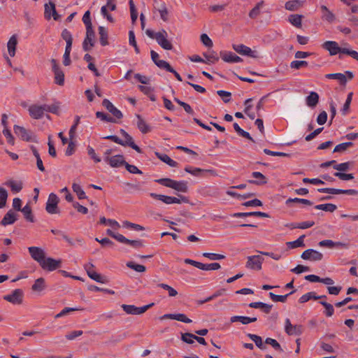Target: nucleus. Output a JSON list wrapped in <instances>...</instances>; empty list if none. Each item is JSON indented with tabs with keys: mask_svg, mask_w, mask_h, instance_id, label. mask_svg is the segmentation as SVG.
<instances>
[{
	"mask_svg": "<svg viewBox=\"0 0 358 358\" xmlns=\"http://www.w3.org/2000/svg\"><path fill=\"white\" fill-rule=\"evenodd\" d=\"M155 182L179 192L187 193L188 192V182L186 180L177 181L169 178H163L155 180Z\"/></svg>",
	"mask_w": 358,
	"mask_h": 358,
	"instance_id": "nucleus-1",
	"label": "nucleus"
},
{
	"mask_svg": "<svg viewBox=\"0 0 358 358\" xmlns=\"http://www.w3.org/2000/svg\"><path fill=\"white\" fill-rule=\"evenodd\" d=\"M150 196L155 199L159 201H162L166 204H172V203H187L189 202V199L187 196L178 194V197H174L171 196H166L164 194H158L156 193H150Z\"/></svg>",
	"mask_w": 358,
	"mask_h": 358,
	"instance_id": "nucleus-2",
	"label": "nucleus"
},
{
	"mask_svg": "<svg viewBox=\"0 0 358 358\" xmlns=\"http://www.w3.org/2000/svg\"><path fill=\"white\" fill-rule=\"evenodd\" d=\"M14 133L22 141L27 142L38 143L37 136L30 130H27L24 127L15 124L13 126Z\"/></svg>",
	"mask_w": 358,
	"mask_h": 358,
	"instance_id": "nucleus-3",
	"label": "nucleus"
},
{
	"mask_svg": "<svg viewBox=\"0 0 358 358\" xmlns=\"http://www.w3.org/2000/svg\"><path fill=\"white\" fill-rule=\"evenodd\" d=\"M52 64V71L54 73V81L55 83L60 86H63L64 84V73L58 65L55 59L50 60Z\"/></svg>",
	"mask_w": 358,
	"mask_h": 358,
	"instance_id": "nucleus-4",
	"label": "nucleus"
},
{
	"mask_svg": "<svg viewBox=\"0 0 358 358\" xmlns=\"http://www.w3.org/2000/svg\"><path fill=\"white\" fill-rule=\"evenodd\" d=\"M3 299L14 305H20L23 302L24 292L22 289H15L10 294L3 296Z\"/></svg>",
	"mask_w": 358,
	"mask_h": 358,
	"instance_id": "nucleus-5",
	"label": "nucleus"
},
{
	"mask_svg": "<svg viewBox=\"0 0 358 358\" xmlns=\"http://www.w3.org/2000/svg\"><path fill=\"white\" fill-rule=\"evenodd\" d=\"M304 331V327L301 324L292 325L289 318L285 321V331L288 336H301Z\"/></svg>",
	"mask_w": 358,
	"mask_h": 358,
	"instance_id": "nucleus-6",
	"label": "nucleus"
},
{
	"mask_svg": "<svg viewBox=\"0 0 358 358\" xmlns=\"http://www.w3.org/2000/svg\"><path fill=\"white\" fill-rule=\"evenodd\" d=\"M59 201V197L55 193H50L49 194L45 210L49 214L59 213L58 203Z\"/></svg>",
	"mask_w": 358,
	"mask_h": 358,
	"instance_id": "nucleus-7",
	"label": "nucleus"
},
{
	"mask_svg": "<svg viewBox=\"0 0 358 358\" xmlns=\"http://www.w3.org/2000/svg\"><path fill=\"white\" fill-rule=\"evenodd\" d=\"M40 266L45 271H53L61 267L62 260L47 257L44 259Z\"/></svg>",
	"mask_w": 358,
	"mask_h": 358,
	"instance_id": "nucleus-8",
	"label": "nucleus"
},
{
	"mask_svg": "<svg viewBox=\"0 0 358 358\" xmlns=\"http://www.w3.org/2000/svg\"><path fill=\"white\" fill-rule=\"evenodd\" d=\"M264 262V258L260 255L248 257L245 267L252 270L260 271Z\"/></svg>",
	"mask_w": 358,
	"mask_h": 358,
	"instance_id": "nucleus-9",
	"label": "nucleus"
},
{
	"mask_svg": "<svg viewBox=\"0 0 358 358\" xmlns=\"http://www.w3.org/2000/svg\"><path fill=\"white\" fill-rule=\"evenodd\" d=\"M233 49L242 55H246L251 58H258L259 55L256 50H252L250 48L243 44H233Z\"/></svg>",
	"mask_w": 358,
	"mask_h": 358,
	"instance_id": "nucleus-10",
	"label": "nucleus"
},
{
	"mask_svg": "<svg viewBox=\"0 0 358 358\" xmlns=\"http://www.w3.org/2000/svg\"><path fill=\"white\" fill-rule=\"evenodd\" d=\"M317 191L320 193H328L331 194H347V195H357L358 190L349 189H336L331 187H322L318 188Z\"/></svg>",
	"mask_w": 358,
	"mask_h": 358,
	"instance_id": "nucleus-11",
	"label": "nucleus"
},
{
	"mask_svg": "<svg viewBox=\"0 0 358 358\" xmlns=\"http://www.w3.org/2000/svg\"><path fill=\"white\" fill-rule=\"evenodd\" d=\"M168 34L165 29H162L157 32V37L156 41L164 50H171L173 49V45L167 39Z\"/></svg>",
	"mask_w": 358,
	"mask_h": 358,
	"instance_id": "nucleus-12",
	"label": "nucleus"
},
{
	"mask_svg": "<svg viewBox=\"0 0 358 358\" xmlns=\"http://www.w3.org/2000/svg\"><path fill=\"white\" fill-rule=\"evenodd\" d=\"M322 48L329 51L330 55H336L338 53L343 54L345 48L339 47L336 41H327L322 44Z\"/></svg>",
	"mask_w": 358,
	"mask_h": 358,
	"instance_id": "nucleus-13",
	"label": "nucleus"
},
{
	"mask_svg": "<svg viewBox=\"0 0 358 358\" xmlns=\"http://www.w3.org/2000/svg\"><path fill=\"white\" fill-rule=\"evenodd\" d=\"M301 257L304 260L321 261L323 259V255L313 249H307L302 252Z\"/></svg>",
	"mask_w": 358,
	"mask_h": 358,
	"instance_id": "nucleus-14",
	"label": "nucleus"
},
{
	"mask_svg": "<svg viewBox=\"0 0 358 358\" xmlns=\"http://www.w3.org/2000/svg\"><path fill=\"white\" fill-rule=\"evenodd\" d=\"M29 252L33 259L40 265L45 258V254L43 249L39 247L31 246L28 248Z\"/></svg>",
	"mask_w": 358,
	"mask_h": 358,
	"instance_id": "nucleus-15",
	"label": "nucleus"
},
{
	"mask_svg": "<svg viewBox=\"0 0 358 358\" xmlns=\"http://www.w3.org/2000/svg\"><path fill=\"white\" fill-rule=\"evenodd\" d=\"M120 133L121 135L125 138L124 141H123L124 145H122V146H129L134 150H136L138 153H142L141 148L138 146L133 140V138L131 136H130L124 129H121L120 130Z\"/></svg>",
	"mask_w": 358,
	"mask_h": 358,
	"instance_id": "nucleus-16",
	"label": "nucleus"
},
{
	"mask_svg": "<svg viewBox=\"0 0 358 358\" xmlns=\"http://www.w3.org/2000/svg\"><path fill=\"white\" fill-rule=\"evenodd\" d=\"M102 106L113 116L115 119H122L123 117L122 113L107 99H104L102 101Z\"/></svg>",
	"mask_w": 358,
	"mask_h": 358,
	"instance_id": "nucleus-17",
	"label": "nucleus"
},
{
	"mask_svg": "<svg viewBox=\"0 0 358 358\" xmlns=\"http://www.w3.org/2000/svg\"><path fill=\"white\" fill-rule=\"evenodd\" d=\"M51 15L53 17L55 20H59L60 18V15L56 10L55 4L52 1H50L48 3L45 4L44 16L45 19L50 20Z\"/></svg>",
	"mask_w": 358,
	"mask_h": 358,
	"instance_id": "nucleus-18",
	"label": "nucleus"
},
{
	"mask_svg": "<svg viewBox=\"0 0 358 358\" xmlns=\"http://www.w3.org/2000/svg\"><path fill=\"white\" fill-rule=\"evenodd\" d=\"M220 55L223 61L227 63H238L243 61L242 58L232 52L221 51Z\"/></svg>",
	"mask_w": 358,
	"mask_h": 358,
	"instance_id": "nucleus-19",
	"label": "nucleus"
},
{
	"mask_svg": "<svg viewBox=\"0 0 358 358\" xmlns=\"http://www.w3.org/2000/svg\"><path fill=\"white\" fill-rule=\"evenodd\" d=\"M18 215L13 210H9L1 221L2 226L13 224L17 220Z\"/></svg>",
	"mask_w": 358,
	"mask_h": 358,
	"instance_id": "nucleus-20",
	"label": "nucleus"
},
{
	"mask_svg": "<svg viewBox=\"0 0 358 358\" xmlns=\"http://www.w3.org/2000/svg\"><path fill=\"white\" fill-rule=\"evenodd\" d=\"M28 111H29V115L33 119H35V120L41 119L44 115L43 110H42V107H41V106L36 105V104L31 105L29 107Z\"/></svg>",
	"mask_w": 358,
	"mask_h": 358,
	"instance_id": "nucleus-21",
	"label": "nucleus"
},
{
	"mask_svg": "<svg viewBox=\"0 0 358 358\" xmlns=\"http://www.w3.org/2000/svg\"><path fill=\"white\" fill-rule=\"evenodd\" d=\"M251 175L257 180H248V182L250 184L263 185L268 182L266 177L260 172L254 171Z\"/></svg>",
	"mask_w": 358,
	"mask_h": 358,
	"instance_id": "nucleus-22",
	"label": "nucleus"
},
{
	"mask_svg": "<svg viewBox=\"0 0 358 358\" xmlns=\"http://www.w3.org/2000/svg\"><path fill=\"white\" fill-rule=\"evenodd\" d=\"M107 163L113 168H117L121 166H125L127 162L124 160L122 155H116L108 159Z\"/></svg>",
	"mask_w": 358,
	"mask_h": 358,
	"instance_id": "nucleus-23",
	"label": "nucleus"
},
{
	"mask_svg": "<svg viewBox=\"0 0 358 358\" xmlns=\"http://www.w3.org/2000/svg\"><path fill=\"white\" fill-rule=\"evenodd\" d=\"M269 217L270 215L264 212L260 211H254V212H247V213H235L232 215L234 217Z\"/></svg>",
	"mask_w": 358,
	"mask_h": 358,
	"instance_id": "nucleus-24",
	"label": "nucleus"
},
{
	"mask_svg": "<svg viewBox=\"0 0 358 358\" xmlns=\"http://www.w3.org/2000/svg\"><path fill=\"white\" fill-rule=\"evenodd\" d=\"M249 307L253 308H259L262 310V311L266 314L270 313L273 305L268 304L262 301H257V302H251L249 303Z\"/></svg>",
	"mask_w": 358,
	"mask_h": 358,
	"instance_id": "nucleus-25",
	"label": "nucleus"
},
{
	"mask_svg": "<svg viewBox=\"0 0 358 358\" xmlns=\"http://www.w3.org/2000/svg\"><path fill=\"white\" fill-rule=\"evenodd\" d=\"M257 320V318L256 317H250L247 316H239V315H234L232 316L230 318V322L231 323L236 322H240L243 324H248L252 322H255Z\"/></svg>",
	"mask_w": 358,
	"mask_h": 358,
	"instance_id": "nucleus-26",
	"label": "nucleus"
},
{
	"mask_svg": "<svg viewBox=\"0 0 358 358\" xmlns=\"http://www.w3.org/2000/svg\"><path fill=\"white\" fill-rule=\"evenodd\" d=\"M322 298H327L326 295H317V294L315 292H308L303 295H302L299 299V302L300 303H303L307 301H308L310 299L317 300L320 299Z\"/></svg>",
	"mask_w": 358,
	"mask_h": 358,
	"instance_id": "nucleus-27",
	"label": "nucleus"
},
{
	"mask_svg": "<svg viewBox=\"0 0 358 358\" xmlns=\"http://www.w3.org/2000/svg\"><path fill=\"white\" fill-rule=\"evenodd\" d=\"M151 59L155 64L161 69H164L169 64L165 60L159 59V54L154 50L150 51Z\"/></svg>",
	"mask_w": 358,
	"mask_h": 358,
	"instance_id": "nucleus-28",
	"label": "nucleus"
},
{
	"mask_svg": "<svg viewBox=\"0 0 358 358\" xmlns=\"http://www.w3.org/2000/svg\"><path fill=\"white\" fill-rule=\"evenodd\" d=\"M320 9L322 13L321 17L323 20H326L330 23L335 20V15L331 11H330L326 6L322 5Z\"/></svg>",
	"mask_w": 358,
	"mask_h": 358,
	"instance_id": "nucleus-29",
	"label": "nucleus"
},
{
	"mask_svg": "<svg viewBox=\"0 0 358 358\" xmlns=\"http://www.w3.org/2000/svg\"><path fill=\"white\" fill-rule=\"evenodd\" d=\"M319 94L315 92H310L309 95L306 99V102L308 106L314 108L319 102Z\"/></svg>",
	"mask_w": 358,
	"mask_h": 358,
	"instance_id": "nucleus-30",
	"label": "nucleus"
},
{
	"mask_svg": "<svg viewBox=\"0 0 358 358\" xmlns=\"http://www.w3.org/2000/svg\"><path fill=\"white\" fill-rule=\"evenodd\" d=\"M156 157L163 162L166 163L171 167H177L178 163L173 159H171L166 154H162L159 152H155Z\"/></svg>",
	"mask_w": 358,
	"mask_h": 358,
	"instance_id": "nucleus-31",
	"label": "nucleus"
},
{
	"mask_svg": "<svg viewBox=\"0 0 358 358\" xmlns=\"http://www.w3.org/2000/svg\"><path fill=\"white\" fill-rule=\"evenodd\" d=\"M121 243L129 245L135 249H139L145 246L144 242L141 239L130 240L124 236L123 237Z\"/></svg>",
	"mask_w": 358,
	"mask_h": 358,
	"instance_id": "nucleus-32",
	"label": "nucleus"
},
{
	"mask_svg": "<svg viewBox=\"0 0 358 358\" xmlns=\"http://www.w3.org/2000/svg\"><path fill=\"white\" fill-rule=\"evenodd\" d=\"M138 119L137 127L143 134H147L151 131L150 127L145 122L140 115H136Z\"/></svg>",
	"mask_w": 358,
	"mask_h": 358,
	"instance_id": "nucleus-33",
	"label": "nucleus"
},
{
	"mask_svg": "<svg viewBox=\"0 0 358 358\" xmlns=\"http://www.w3.org/2000/svg\"><path fill=\"white\" fill-rule=\"evenodd\" d=\"M45 280L43 278L36 279L31 286L33 292H41L46 288Z\"/></svg>",
	"mask_w": 358,
	"mask_h": 358,
	"instance_id": "nucleus-34",
	"label": "nucleus"
},
{
	"mask_svg": "<svg viewBox=\"0 0 358 358\" xmlns=\"http://www.w3.org/2000/svg\"><path fill=\"white\" fill-rule=\"evenodd\" d=\"M17 44V37L15 35H13L10 38V39L7 43L8 51V53L10 57L15 56Z\"/></svg>",
	"mask_w": 358,
	"mask_h": 358,
	"instance_id": "nucleus-35",
	"label": "nucleus"
},
{
	"mask_svg": "<svg viewBox=\"0 0 358 358\" xmlns=\"http://www.w3.org/2000/svg\"><path fill=\"white\" fill-rule=\"evenodd\" d=\"M306 236L301 235L296 240L293 241H289L286 243V245L289 249H294L299 247H304V238Z\"/></svg>",
	"mask_w": 358,
	"mask_h": 358,
	"instance_id": "nucleus-36",
	"label": "nucleus"
},
{
	"mask_svg": "<svg viewBox=\"0 0 358 358\" xmlns=\"http://www.w3.org/2000/svg\"><path fill=\"white\" fill-rule=\"evenodd\" d=\"M5 185L10 187L11 190L15 193L20 192L23 187V185L21 181H15L13 180L6 181L5 182Z\"/></svg>",
	"mask_w": 358,
	"mask_h": 358,
	"instance_id": "nucleus-37",
	"label": "nucleus"
},
{
	"mask_svg": "<svg viewBox=\"0 0 358 358\" xmlns=\"http://www.w3.org/2000/svg\"><path fill=\"white\" fill-rule=\"evenodd\" d=\"M296 290V289H293L292 291H291L289 293L287 294H285V295H278V294H275L273 292H269L268 293V295L270 296V298L275 302H281V303H285L287 300V298L294 294Z\"/></svg>",
	"mask_w": 358,
	"mask_h": 358,
	"instance_id": "nucleus-38",
	"label": "nucleus"
},
{
	"mask_svg": "<svg viewBox=\"0 0 358 358\" xmlns=\"http://www.w3.org/2000/svg\"><path fill=\"white\" fill-rule=\"evenodd\" d=\"M326 78L329 79H334L339 81L341 85H345L347 83V78L345 74L341 73H333L326 75Z\"/></svg>",
	"mask_w": 358,
	"mask_h": 358,
	"instance_id": "nucleus-39",
	"label": "nucleus"
},
{
	"mask_svg": "<svg viewBox=\"0 0 358 358\" xmlns=\"http://www.w3.org/2000/svg\"><path fill=\"white\" fill-rule=\"evenodd\" d=\"M20 212L23 213V215L27 221L29 222H35L31 208L29 204H27L24 207H23Z\"/></svg>",
	"mask_w": 358,
	"mask_h": 358,
	"instance_id": "nucleus-40",
	"label": "nucleus"
},
{
	"mask_svg": "<svg viewBox=\"0 0 358 358\" xmlns=\"http://www.w3.org/2000/svg\"><path fill=\"white\" fill-rule=\"evenodd\" d=\"M302 17H303L302 15L292 14L288 17V21L293 26L296 27V28H301L302 26V23H301Z\"/></svg>",
	"mask_w": 358,
	"mask_h": 358,
	"instance_id": "nucleus-41",
	"label": "nucleus"
},
{
	"mask_svg": "<svg viewBox=\"0 0 358 358\" xmlns=\"http://www.w3.org/2000/svg\"><path fill=\"white\" fill-rule=\"evenodd\" d=\"M303 2V0L288 1L285 3V8L286 10L294 11L300 8Z\"/></svg>",
	"mask_w": 358,
	"mask_h": 358,
	"instance_id": "nucleus-42",
	"label": "nucleus"
},
{
	"mask_svg": "<svg viewBox=\"0 0 358 358\" xmlns=\"http://www.w3.org/2000/svg\"><path fill=\"white\" fill-rule=\"evenodd\" d=\"M203 55L206 58L205 64H214L219 60V57L214 50L210 51L209 53L204 52Z\"/></svg>",
	"mask_w": 358,
	"mask_h": 358,
	"instance_id": "nucleus-43",
	"label": "nucleus"
},
{
	"mask_svg": "<svg viewBox=\"0 0 358 358\" xmlns=\"http://www.w3.org/2000/svg\"><path fill=\"white\" fill-rule=\"evenodd\" d=\"M99 40L100 43L102 46H106L108 44V31L107 29L102 26L99 27Z\"/></svg>",
	"mask_w": 358,
	"mask_h": 358,
	"instance_id": "nucleus-44",
	"label": "nucleus"
},
{
	"mask_svg": "<svg viewBox=\"0 0 358 358\" xmlns=\"http://www.w3.org/2000/svg\"><path fill=\"white\" fill-rule=\"evenodd\" d=\"M247 336L252 340L256 345L257 348H259L261 350H265L266 348V346L263 344L262 337L252 334H248Z\"/></svg>",
	"mask_w": 358,
	"mask_h": 358,
	"instance_id": "nucleus-45",
	"label": "nucleus"
},
{
	"mask_svg": "<svg viewBox=\"0 0 358 358\" xmlns=\"http://www.w3.org/2000/svg\"><path fill=\"white\" fill-rule=\"evenodd\" d=\"M315 208L317 210L333 213L337 209V206L334 203H324L315 206Z\"/></svg>",
	"mask_w": 358,
	"mask_h": 358,
	"instance_id": "nucleus-46",
	"label": "nucleus"
},
{
	"mask_svg": "<svg viewBox=\"0 0 358 358\" xmlns=\"http://www.w3.org/2000/svg\"><path fill=\"white\" fill-rule=\"evenodd\" d=\"M94 38L95 33L93 30V28L86 29V36L84 41H87L90 43V47H93L94 45Z\"/></svg>",
	"mask_w": 358,
	"mask_h": 358,
	"instance_id": "nucleus-47",
	"label": "nucleus"
},
{
	"mask_svg": "<svg viewBox=\"0 0 358 358\" xmlns=\"http://www.w3.org/2000/svg\"><path fill=\"white\" fill-rule=\"evenodd\" d=\"M319 303L324 307L325 311L324 312V313L327 317H331L334 315V308L331 303L325 301H320Z\"/></svg>",
	"mask_w": 358,
	"mask_h": 358,
	"instance_id": "nucleus-48",
	"label": "nucleus"
},
{
	"mask_svg": "<svg viewBox=\"0 0 358 358\" xmlns=\"http://www.w3.org/2000/svg\"><path fill=\"white\" fill-rule=\"evenodd\" d=\"M88 276L95 280L97 282L99 283H106L108 282L107 278L106 276H102L101 274L95 272L89 273L88 272Z\"/></svg>",
	"mask_w": 358,
	"mask_h": 358,
	"instance_id": "nucleus-49",
	"label": "nucleus"
},
{
	"mask_svg": "<svg viewBox=\"0 0 358 358\" xmlns=\"http://www.w3.org/2000/svg\"><path fill=\"white\" fill-rule=\"evenodd\" d=\"M126 266L128 268H131V269H133L135 271L138 272V273H143V272H145L146 271V268H145V266L141 265V264H136L134 262H127L126 263Z\"/></svg>",
	"mask_w": 358,
	"mask_h": 358,
	"instance_id": "nucleus-50",
	"label": "nucleus"
},
{
	"mask_svg": "<svg viewBox=\"0 0 358 358\" xmlns=\"http://www.w3.org/2000/svg\"><path fill=\"white\" fill-rule=\"evenodd\" d=\"M96 118H99L107 122L117 123V121L114 117H110V115L103 112L97 111L96 113Z\"/></svg>",
	"mask_w": 358,
	"mask_h": 358,
	"instance_id": "nucleus-51",
	"label": "nucleus"
},
{
	"mask_svg": "<svg viewBox=\"0 0 358 358\" xmlns=\"http://www.w3.org/2000/svg\"><path fill=\"white\" fill-rule=\"evenodd\" d=\"M73 191L77 194L79 199H86L85 192L82 189L81 186L77 183H73L72 185Z\"/></svg>",
	"mask_w": 358,
	"mask_h": 358,
	"instance_id": "nucleus-52",
	"label": "nucleus"
},
{
	"mask_svg": "<svg viewBox=\"0 0 358 358\" xmlns=\"http://www.w3.org/2000/svg\"><path fill=\"white\" fill-rule=\"evenodd\" d=\"M220 264L217 262L210 263V264H203L201 263L200 268L203 271H215L220 268Z\"/></svg>",
	"mask_w": 358,
	"mask_h": 358,
	"instance_id": "nucleus-53",
	"label": "nucleus"
},
{
	"mask_svg": "<svg viewBox=\"0 0 358 358\" xmlns=\"http://www.w3.org/2000/svg\"><path fill=\"white\" fill-rule=\"evenodd\" d=\"M290 203H303V204L308 205V206H312L313 203L311 201H310L308 199H301V198H297V197L289 198L285 201V203L287 205H288Z\"/></svg>",
	"mask_w": 358,
	"mask_h": 358,
	"instance_id": "nucleus-54",
	"label": "nucleus"
},
{
	"mask_svg": "<svg viewBox=\"0 0 358 358\" xmlns=\"http://www.w3.org/2000/svg\"><path fill=\"white\" fill-rule=\"evenodd\" d=\"M264 343L266 344L271 345L275 350L280 352H283V349L282 348L281 345L275 339L271 338H266L265 339Z\"/></svg>",
	"mask_w": 358,
	"mask_h": 358,
	"instance_id": "nucleus-55",
	"label": "nucleus"
},
{
	"mask_svg": "<svg viewBox=\"0 0 358 358\" xmlns=\"http://www.w3.org/2000/svg\"><path fill=\"white\" fill-rule=\"evenodd\" d=\"M185 171L187 173H190L192 176H196V177L201 176V173H203V169H201V168H193V167L189 166H187L185 168Z\"/></svg>",
	"mask_w": 358,
	"mask_h": 358,
	"instance_id": "nucleus-56",
	"label": "nucleus"
},
{
	"mask_svg": "<svg viewBox=\"0 0 358 358\" xmlns=\"http://www.w3.org/2000/svg\"><path fill=\"white\" fill-rule=\"evenodd\" d=\"M161 19L164 22H167L169 20V12L165 3H162L160 6V8L158 9Z\"/></svg>",
	"mask_w": 358,
	"mask_h": 358,
	"instance_id": "nucleus-57",
	"label": "nucleus"
},
{
	"mask_svg": "<svg viewBox=\"0 0 358 358\" xmlns=\"http://www.w3.org/2000/svg\"><path fill=\"white\" fill-rule=\"evenodd\" d=\"M127 332H124L122 334L117 335L116 336H111L109 338L108 343L109 344L115 345L117 343H120L122 341H123L125 338H127Z\"/></svg>",
	"mask_w": 358,
	"mask_h": 358,
	"instance_id": "nucleus-58",
	"label": "nucleus"
},
{
	"mask_svg": "<svg viewBox=\"0 0 358 358\" xmlns=\"http://www.w3.org/2000/svg\"><path fill=\"white\" fill-rule=\"evenodd\" d=\"M123 227L127 229H131L135 231H143L145 229V228L138 224L132 223L129 221H124L123 222Z\"/></svg>",
	"mask_w": 358,
	"mask_h": 358,
	"instance_id": "nucleus-59",
	"label": "nucleus"
},
{
	"mask_svg": "<svg viewBox=\"0 0 358 358\" xmlns=\"http://www.w3.org/2000/svg\"><path fill=\"white\" fill-rule=\"evenodd\" d=\"M129 8H130L131 22H132V23H135L138 18V13H137V10H136V8L134 3L133 0H129Z\"/></svg>",
	"mask_w": 358,
	"mask_h": 358,
	"instance_id": "nucleus-60",
	"label": "nucleus"
},
{
	"mask_svg": "<svg viewBox=\"0 0 358 358\" xmlns=\"http://www.w3.org/2000/svg\"><path fill=\"white\" fill-rule=\"evenodd\" d=\"M352 162H346L338 164H335L333 166L334 169L338 171V172L342 171H347L350 169V164H352Z\"/></svg>",
	"mask_w": 358,
	"mask_h": 358,
	"instance_id": "nucleus-61",
	"label": "nucleus"
},
{
	"mask_svg": "<svg viewBox=\"0 0 358 358\" xmlns=\"http://www.w3.org/2000/svg\"><path fill=\"white\" fill-rule=\"evenodd\" d=\"M8 198V192L6 189L0 187V208L6 206Z\"/></svg>",
	"mask_w": 358,
	"mask_h": 358,
	"instance_id": "nucleus-62",
	"label": "nucleus"
},
{
	"mask_svg": "<svg viewBox=\"0 0 358 358\" xmlns=\"http://www.w3.org/2000/svg\"><path fill=\"white\" fill-rule=\"evenodd\" d=\"M352 96H353V92H351L348 93L347 99L345 100V102L341 109V113L343 115H345L346 114L347 111L350 108V103H351V101L352 99Z\"/></svg>",
	"mask_w": 358,
	"mask_h": 358,
	"instance_id": "nucleus-63",
	"label": "nucleus"
},
{
	"mask_svg": "<svg viewBox=\"0 0 358 358\" xmlns=\"http://www.w3.org/2000/svg\"><path fill=\"white\" fill-rule=\"evenodd\" d=\"M181 340L188 344L194 343V334L192 333H184L181 334Z\"/></svg>",
	"mask_w": 358,
	"mask_h": 358,
	"instance_id": "nucleus-64",
	"label": "nucleus"
}]
</instances>
